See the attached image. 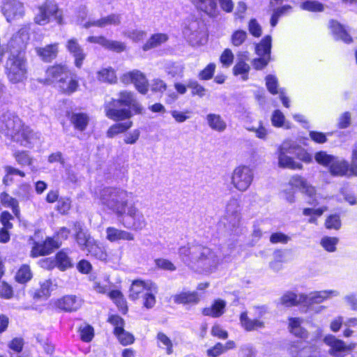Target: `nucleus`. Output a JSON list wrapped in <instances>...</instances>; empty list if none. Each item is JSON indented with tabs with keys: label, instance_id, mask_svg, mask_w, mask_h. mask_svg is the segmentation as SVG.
<instances>
[{
	"label": "nucleus",
	"instance_id": "nucleus-1",
	"mask_svg": "<svg viewBox=\"0 0 357 357\" xmlns=\"http://www.w3.org/2000/svg\"><path fill=\"white\" fill-rule=\"evenodd\" d=\"M178 253L185 264L197 271L212 273L220 262V257L215 252L200 245L183 246Z\"/></svg>",
	"mask_w": 357,
	"mask_h": 357
},
{
	"label": "nucleus",
	"instance_id": "nucleus-2",
	"mask_svg": "<svg viewBox=\"0 0 357 357\" xmlns=\"http://www.w3.org/2000/svg\"><path fill=\"white\" fill-rule=\"evenodd\" d=\"M132 193L120 188H105L97 193L98 204L105 211H110L118 218H123L126 208L130 205L129 200Z\"/></svg>",
	"mask_w": 357,
	"mask_h": 357
},
{
	"label": "nucleus",
	"instance_id": "nucleus-3",
	"mask_svg": "<svg viewBox=\"0 0 357 357\" xmlns=\"http://www.w3.org/2000/svg\"><path fill=\"white\" fill-rule=\"evenodd\" d=\"M0 130L13 141L24 146H29L36 138V134L21 119L12 114H5L0 119Z\"/></svg>",
	"mask_w": 357,
	"mask_h": 357
},
{
	"label": "nucleus",
	"instance_id": "nucleus-4",
	"mask_svg": "<svg viewBox=\"0 0 357 357\" xmlns=\"http://www.w3.org/2000/svg\"><path fill=\"white\" fill-rule=\"evenodd\" d=\"M135 98L133 93L130 91H123L119 93L118 100L112 99L104 105L105 116L115 121H123L132 117V114L129 109H116V103L129 106Z\"/></svg>",
	"mask_w": 357,
	"mask_h": 357
},
{
	"label": "nucleus",
	"instance_id": "nucleus-5",
	"mask_svg": "<svg viewBox=\"0 0 357 357\" xmlns=\"http://www.w3.org/2000/svg\"><path fill=\"white\" fill-rule=\"evenodd\" d=\"M26 61L22 53H11L6 63V73L8 79L14 84L21 82L26 79Z\"/></svg>",
	"mask_w": 357,
	"mask_h": 357
},
{
	"label": "nucleus",
	"instance_id": "nucleus-6",
	"mask_svg": "<svg viewBox=\"0 0 357 357\" xmlns=\"http://www.w3.org/2000/svg\"><path fill=\"white\" fill-rule=\"evenodd\" d=\"M315 160L320 165L328 167L331 175L343 176L349 172L348 162L341 158L328 154L325 151H319L315 153Z\"/></svg>",
	"mask_w": 357,
	"mask_h": 357
},
{
	"label": "nucleus",
	"instance_id": "nucleus-7",
	"mask_svg": "<svg viewBox=\"0 0 357 357\" xmlns=\"http://www.w3.org/2000/svg\"><path fill=\"white\" fill-rule=\"evenodd\" d=\"M52 17L58 24H63L62 13L59 10L55 1L45 0L42 5L38 6L34 22L39 25H45L50 22Z\"/></svg>",
	"mask_w": 357,
	"mask_h": 357
},
{
	"label": "nucleus",
	"instance_id": "nucleus-8",
	"mask_svg": "<svg viewBox=\"0 0 357 357\" xmlns=\"http://www.w3.org/2000/svg\"><path fill=\"white\" fill-rule=\"evenodd\" d=\"M254 180V170L250 166L241 165L236 167L231 175V183L237 190L245 192Z\"/></svg>",
	"mask_w": 357,
	"mask_h": 357
},
{
	"label": "nucleus",
	"instance_id": "nucleus-9",
	"mask_svg": "<svg viewBox=\"0 0 357 357\" xmlns=\"http://www.w3.org/2000/svg\"><path fill=\"white\" fill-rule=\"evenodd\" d=\"M123 225L129 229L141 231L146 226V220L143 213L135 205L130 204L127 208Z\"/></svg>",
	"mask_w": 357,
	"mask_h": 357
},
{
	"label": "nucleus",
	"instance_id": "nucleus-10",
	"mask_svg": "<svg viewBox=\"0 0 357 357\" xmlns=\"http://www.w3.org/2000/svg\"><path fill=\"white\" fill-rule=\"evenodd\" d=\"M225 227L232 233H236L241 225L240 206L237 199H231L226 206Z\"/></svg>",
	"mask_w": 357,
	"mask_h": 357
},
{
	"label": "nucleus",
	"instance_id": "nucleus-11",
	"mask_svg": "<svg viewBox=\"0 0 357 357\" xmlns=\"http://www.w3.org/2000/svg\"><path fill=\"white\" fill-rule=\"evenodd\" d=\"M70 75V70L66 65L56 64L49 66L45 71V78H40L39 82L46 84L56 83L57 87L64 78Z\"/></svg>",
	"mask_w": 357,
	"mask_h": 357
},
{
	"label": "nucleus",
	"instance_id": "nucleus-12",
	"mask_svg": "<svg viewBox=\"0 0 357 357\" xmlns=\"http://www.w3.org/2000/svg\"><path fill=\"white\" fill-rule=\"evenodd\" d=\"M183 34L192 45H201L206 43L204 26L197 21L191 22L183 30Z\"/></svg>",
	"mask_w": 357,
	"mask_h": 357
},
{
	"label": "nucleus",
	"instance_id": "nucleus-13",
	"mask_svg": "<svg viewBox=\"0 0 357 357\" xmlns=\"http://www.w3.org/2000/svg\"><path fill=\"white\" fill-rule=\"evenodd\" d=\"M1 12L8 22H12L24 17L25 8L20 0H3Z\"/></svg>",
	"mask_w": 357,
	"mask_h": 357
},
{
	"label": "nucleus",
	"instance_id": "nucleus-14",
	"mask_svg": "<svg viewBox=\"0 0 357 357\" xmlns=\"http://www.w3.org/2000/svg\"><path fill=\"white\" fill-rule=\"evenodd\" d=\"M120 79L126 84L133 83L136 89L142 94H146L149 91L148 80L145 75L138 70L124 73Z\"/></svg>",
	"mask_w": 357,
	"mask_h": 357
},
{
	"label": "nucleus",
	"instance_id": "nucleus-15",
	"mask_svg": "<svg viewBox=\"0 0 357 357\" xmlns=\"http://www.w3.org/2000/svg\"><path fill=\"white\" fill-rule=\"evenodd\" d=\"M324 342L330 347L328 353L334 356H342V353L351 351L356 347V344L351 343L347 344L344 341L336 338L332 335H326L324 339Z\"/></svg>",
	"mask_w": 357,
	"mask_h": 357
},
{
	"label": "nucleus",
	"instance_id": "nucleus-16",
	"mask_svg": "<svg viewBox=\"0 0 357 357\" xmlns=\"http://www.w3.org/2000/svg\"><path fill=\"white\" fill-rule=\"evenodd\" d=\"M86 40L90 43L98 44L106 50L117 53H121L126 50V45L125 43L109 40L103 36H91L86 38Z\"/></svg>",
	"mask_w": 357,
	"mask_h": 357
},
{
	"label": "nucleus",
	"instance_id": "nucleus-17",
	"mask_svg": "<svg viewBox=\"0 0 357 357\" xmlns=\"http://www.w3.org/2000/svg\"><path fill=\"white\" fill-rule=\"evenodd\" d=\"M155 283L151 280H135L130 288L129 296L132 300L142 297L148 291H155Z\"/></svg>",
	"mask_w": 357,
	"mask_h": 357
},
{
	"label": "nucleus",
	"instance_id": "nucleus-18",
	"mask_svg": "<svg viewBox=\"0 0 357 357\" xmlns=\"http://www.w3.org/2000/svg\"><path fill=\"white\" fill-rule=\"evenodd\" d=\"M121 23V16L119 14L112 13L98 20H89L83 24V27L89 29L91 26L105 28L107 26H119Z\"/></svg>",
	"mask_w": 357,
	"mask_h": 357
},
{
	"label": "nucleus",
	"instance_id": "nucleus-19",
	"mask_svg": "<svg viewBox=\"0 0 357 357\" xmlns=\"http://www.w3.org/2000/svg\"><path fill=\"white\" fill-rule=\"evenodd\" d=\"M289 185L292 188L298 189L301 192L312 197L316 190L306 179L299 175L293 176L289 181Z\"/></svg>",
	"mask_w": 357,
	"mask_h": 357
},
{
	"label": "nucleus",
	"instance_id": "nucleus-20",
	"mask_svg": "<svg viewBox=\"0 0 357 357\" xmlns=\"http://www.w3.org/2000/svg\"><path fill=\"white\" fill-rule=\"evenodd\" d=\"M66 47L68 52L73 55L75 59V66L77 68H80L86 58V54L84 52L77 39L71 38L68 40Z\"/></svg>",
	"mask_w": 357,
	"mask_h": 357
},
{
	"label": "nucleus",
	"instance_id": "nucleus-21",
	"mask_svg": "<svg viewBox=\"0 0 357 357\" xmlns=\"http://www.w3.org/2000/svg\"><path fill=\"white\" fill-rule=\"evenodd\" d=\"M106 238L110 242H116L121 240L134 241L135 236L130 231L109 227L106 229Z\"/></svg>",
	"mask_w": 357,
	"mask_h": 357
},
{
	"label": "nucleus",
	"instance_id": "nucleus-22",
	"mask_svg": "<svg viewBox=\"0 0 357 357\" xmlns=\"http://www.w3.org/2000/svg\"><path fill=\"white\" fill-rule=\"evenodd\" d=\"M340 292L337 290H324L319 291L310 293L309 295H306V301L305 305H311L313 303H320L326 299L338 296Z\"/></svg>",
	"mask_w": 357,
	"mask_h": 357
},
{
	"label": "nucleus",
	"instance_id": "nucleus-23",
	"mask_svg": "<svg viewBox=\"0 0 357 357\" xmlns=\"http://www.w3.org/2000/svg\"><path fill=\"white\" fill-rule=\"evenodd\" d=\"M79 86V79L77 75L70 71V75H69L68 78H64L61 82L58 89L61 93L69 96L76 92Z\"/></svg>",
	"mask_w": 357,
	"mask_h": 357
},
{
	"label": "nucleus",
	"instance_id": "nucleus-24",
	"mask_svg": "<svg viewBox=\"0 0 357 357\" xmlns=\"http://www.w3.org/2000/svg\"><path fill=\"white\" fill-rule=\"evenodd\" d=\"M174 303L195 305L199 303L200 298L197 291H181L173 296Z\"/></svg>",
	"mask_w": 357,
	"mask_h": 357
},
{
	"label": "nucleus",
	"instance_id": "nucleus-25",
	"mask_svg": "<svg viewBox=\"0 0 357 357\" xmlns=\"http://www.w3.org/2000/svg\"><path fill=\"white\" fill-rule=\"evenodd\" d=\"M206 121L208 127L216 132H222L227 128V122L223 117L215 113H209L206 116Z\"/></svg>",
	"mask_w": 357,
	"mask_h": 357
},
{
	"label": "nucleus",
	"instance_id": "nucleus-26",
	"mask_svg": "<svg viewBox=\"0 0 357 357\" xmlns=\"http://www.w3.org/2000/svg\"><path fill=\"white\" fill-rule=\"evenodd\" d=\"M28 40L29 33L27 30L26 29H22L13 36L9 42V47L20 52V51L25 47Z\"/></svg>",
	"mask_w": 357,
	"mask_h": 357
},
{
	"label": "nucleus",
	"instance_id": "nucleus-27",
	"mask_svg": "<svg viewBox=\"0 0 357 357\" xmlns=\"http://www.w3.org/2000/svg\"><path fill=\"white\" fill-rule=\"evenodd\" d=\"M237 56L238 61L233 68L234 74L235 75H241L243 80H247L250 69V66L245 61V60L248 59L247 52H240Z\"/></svg>",
	"mask_w": 357,
	"mask_h": 357
},
{
	"label": "nucleus",
	"instance_id": "nucleus-28",
	"mask_svg": "<svg viewBox=\"0 0 357 357\" xmlns=\"http://www.w3.org/2000/svg\"><path fill=\"white\" fill-rule=\"evenodd\" d=\"M226 301L222 299H216L210 307H204L202 314L204 316H209L213 318L221 317L225 311Z\"/></svg>",
	"mask_w": 357,
	"mask_h": 357
},
{
	"label": "nucleus",
	"instance_id": "nucleus-29",
	"mask_svg": "<svg viewBox=\"0 0 357 357\" xmlns=\"http://www.w3.org/2000/svg\"><path fill=\"white\" fill-rule=\"evenodd\" d=\"M59 44L54 43L47 45L43 47H37L36 51L37 54L45 61H51L54 59L59 52Z\"/></svg>",
	"mask_w": 357,
	"mask_h": 357
},
{
	"label": "nucleus",
	"instance_id": "nucleus-30",
	"mask_svg": "<svg viewBox=\"0 0 357 357\" xmlns=\"http://www.w3.org/2000/svg\"><path fill=\"white\" fill-rule=\"evenodd\" d=\"M329 27L334 36L337 40H341L346 43L352 42V38L349 36L345 28L335 20L330 22Z\"/></svg>",
	"mask_w": 357,
	"mask_h": 357
},
{
	"label": "nucleus",
	"instance_id": "nucleus-31",
	"mask_svg": "<svg viewBox=\"0 0 357 357\" xmlns=\"http://www.w3.org/2000/svg\"><path fill=\"white\" fill-rule=\"evenodd\" d=\"M81 305V300L73 296H64L58 301V307L65 311L77 310Z\"/></svg>",
	"mask_w": 357,
	"mask_h": 357
},
{
	"label": "nucleus",
	"instance_id": "nucleus-32",
	"mask_svg": "<svg viewBox=\"0 0 357 357\" xmlns=\"http://www.w3.org/2000/svg\"><path fill=\"white\" fill-rule=\"evenodd\" d=\"M241 326L247 331H252L265 326L264 322L256 319H250L246 312H242L240 316Z\"/></svg>",
	"mask_w": 357,
	"mask_h": 357
},
{
	"label": "nucleus",
	"instance_id": "nucleus-33",
	"mask_svg": "<svg viewBox=\"0 0 357 357\" xmlns=\"http://www.w3.org/2000/svg\"><path fill=\"white\" fill-rule=\"evenodd\" d=\"M306 299L305 294H296L293 292H287L281 297L280 303L286 307H291L300 303L305 304Z\"/></svg>",
	"mask_w": 357,
	"mask_h": 357
},
{
	"label": "nucleus",
	"instance_id": "nucleus-34",
	"mask_svg": "<svg viewBox=\"0 0 357 357\" xmlns=\"http://www.w3.org/2000/svg\"><path fill=\"white\" fill-rule=\"evenodd\" d=\"M199 10L210 16H215L218 13V6L211 0H190Z\"/></svg>",
	"mask_w": 357,
	"mask_h": 357
},
{
	"label": "nucleus",
	"instance_id": "nucleus-35",
	"mask_svg": "<svg viewBox=\"0 0 357 357\" xmlns=\"http://www.w3.org/2000/svg\"><path fill=\"white\" fill-rule=\"evenodd\" d=\"M169 39V36L166 33H157L153 34L144 43L142 47L144 51H147L153 48L158 47L165 43Z\"/></svg>",
	"mask_w": 357,
	"mask_h": 357
},
{
	"label": "nucleus",
	"instance_id": "nucleus-36",
	"mask_svg": "<svg viewBox=\"0 0 357 357\" xmlns=\"http://www.w3.org/2000/svg\"><path fill=\"white\" fill-rule=\"evenodd\" d=\"M75 227H78V231L75 236V240L82 251H86L89 245L95 241L91 235L82 231L79 224H75Z\"/></svg>",
	"mask_w": 357,
	"mask_h": 357
},
{
	"label": "nucleus",
	"instance_id": "nucleus-37",
	"mask_svg": "<svg viewBox=\"0 0 357 357\" xmlns=\"http://www.w3.org/2000/svg\"><path fill=\"white\" fill-rule=\"evenodd\" d=\"M310 349H305L303 347V342L300 341L294 342L289 348L290 353L294 355V357H319L317 351H314L312 354L305 356L309 353Z\"/></svg>",
	"mask_w": 357,
	"mask_h": 357
},
{
	"label": "nucleus",
	"instance_id": "nucleus-38",
	"mask_svg": "<svg viewBox=\"0 0 357 357\" xmlns=\"http://www.w3.org/2000/svg\"><path fill=\"white\" fill-rule=\"evenodd\" d=\"M271 37L265 36L261 41L255 46V53L259 56H271Z\"/></svg>",
	"mask_w": 357,
	"mask_h": 357
},
{
	"label": "nucleus",
	"instance_id": "nucleus-39",
	"mask_svg": "<svg viewBox=\"0 0 357 357\" xmlns=\"http://www.w3.org/2000/svg\"><path fill=\"white\" fill-rule=\"evenodd\" d=\"M278 165L282 168H288L291 169H301L303 165L296 161L287 154L278 153Z\"/></svg>",
	"mask_w": 357,
	"mask_h": 357
},
{
	"label": "nucleus",
	"instance_id": "nucleus-40",
	"mask_svg": "<svg viewBox=\"0 0 357 357\" xmlns=\"http://www.w3.org/2000/svg\"><path fill=\"white\" fill-rule=\"evenodd\" d=\"M89 116L84 113H74L70 117V121L76 129L83 131L89 123Z\"/></svg>",
	"mask_w": 357,
	"mask_h": 357
},
{
	"label": "nucleus",
	"instance_id": "nucleus-41",
	"mask_svg": "<svg viewBox=\"0 0 357 357\" xmlns=\"http://www.w3.org/2000/svg\"><path fill=\"white\" fill-rule=\"evenodd\" d=\"M132 126V122L131 121L114 124L107 130V136L109 138H112L120 133L125 132Z\"/></svg>",
	"mask_w": 357,
	"mask_h": 357
},
{
	"label": "nucleus",
	"instance_id": "nucleus-42",
	"mask_svg": "<svg viewBox=\"0 0 357 357\" xmlns=\"http://www.w3.org/2000/svg\"><path fill=\"white\" fill-rule=\"evenodd\" d=\"M86 251L88 252V255H91L101 261H105L107 258L105 250L96 240L89 245Z\"/></svg>",
	"mask_w": 357,
	"mask_h": 357
},
{
	"label": "nucleus",
	"instance_id": "nucleus-43",
	"mask_svg": "<svg viewBox=\"0 0 357 357\" xmlns=\"http://www.w3.org/2000/svg\"><path fill=\"white\" fill-rule=\"evenodd\" d=\"M98 80L108 83H115L116 82V75L115 70L111 68H105L99 70L97 73Z\"/></svg>",
	"mask_w": 357,
	"mask_h": 357
},
{
	"label": "nucleus",
	"instance_id": "nucleus-44",
	"mask_svg": "<svg viewBox=\"0 0 357 357\" xmlns=\"http://www.w3.org/2000/svg\"><path fill=\"white\" fill-rule=\"evenodd\" d=\"M55 264L62 271L73 266L70 258L67 253L63 250L56 254Z\"/></svg>",
	"mask_w": 357,
	"mask_h": 357
},
{
	"label": "nucleus",
	"instance_id": "nucleus-45",
	"mask_svg": "<svg viewBox=\"0 0 357 357\" xmlns=\"http://www.w3.org/2000/svg\"><path fill=\"white\" fill-rule=\"evenodd\" d=\"M3 169L5 172V176L3 178V182L6 185L13 181V176H20L21 177H24L26 176L24 172L10 165L4 166Z\"/></svg>",
	"mask_w": 357,
	"mask_h": 357
},
{
	"label": "nucleus",
	"instance_id": "nucleus-46",
	"mask_svg": "<svg viewBox=\"0 0 357 357\" xmlns=\"http://www.w3.org/2000/svg\"><path fill=\"white\" fill-rule=\"evenodd\" d=\"M32 278L31 268L28 265H22L15 275L17 282L24 284L29 281Z\"/></svg>",
	"mask_w": 357,
	"mask_h": 357
},
{
	"label": "nucleus",
	"instance_id": "nucleus-47",
	"mask_svg": "<svg viewBox=\"0 0 357 357\" xmlns=\"http://www.w3.org/2000/svg\"><path fill=\"white\" fill-rule=\"evenodd\" d=\"M159 347L165 349L166 354L170 355L173 353V344L172 340L163 333H158L157 335Z\"/></svg>",
	"mask_w": 357,
	"mask_h": 357
},
{
	"label": "nucleus",
	"instance_id": "nucleus-48",
	"mask_svg": "<svg viewBox=\"0 0 357 357\" xmlns=\"http://www.w3.org/2000/svg\"><path fill=\"white\" fill-rule=\"evenodd\" d=\"M53 290V284L50 280H45L40 283V287L36 290L35 296L38 298H47Z\"/></svg>",
	"mask_w": 357,
	"mask_h": 357
},
{
	"label": "nucleus",
	"instance_id": "nucleus-49",
	"mask_svg": "<svg viewBox=\"0 0 357 357\" xmlns=\"http://www.w3.org/2000/svg\"><path fill=\"white\" fill-rule=\"evenodd\" d=\"M13 157L17 164L21 166H30L33 163V158L29 155L27 151H17L13 153Z\"/></svg>",
	"mask_w": 357,
	"mask_h": 357
},
{
	"label": "nucleus",
	"instance_id": "nucleus-50",
	"mask_svg": "<svg viewBox=\"0 0 357 357\" xmlns=\"http://www.w3.org/2000/svg\"><path fill=\"white\" fill-rule=\"evenodd\" d=\"M326 207H321L319 208H304L303 213L304 215L310 216L309 222L316 223L317 218L320 217L324 211H326Z\"/></svg>",
	"mask_w": 357,
	"mask_h": 357
},
{
	"label": "nucleus",
	"instance_id": "nucleus-51",
	"mask_svg": "<svg viewBox=\"0 0 357 357\" xmlns=\"http://www.w3.org/2000/svg\"><path fill=\"white\" fill-rule=\"evenodd\" d=\"M158 294V287L155 284V291H148L144 293L143 298V305L145 307L150 309L153 307L155 304V295Z\"/></svg>",
	"mask_w": 357,
	"mask_h": 357
},
{
	"label": "nucleus",
	"instance_id": "nucleus-52",
	"mask_svg": "<svg viewBox=\"0 0 357 357\" xmlns=\"http://www.w3.org/2000/svg\"><path fill=\"white\" fill-rule=\"evenodd\" d=\"M247 32L243 30H236L231 36V43L235 47L241 45L246 40Z\"/></svg>",
	"mask_w": 357,
	"mask_h": 357
},
{
	"label": "nucleus",
	"instance_id": "nucleus-53",
	"mask_svg": "<svg viewBox=\"0 0 357 357\" xmlns=\"http://www.w3.org/2000/svg\"><path fill=\"white\" fill-rule=\"evenodd\" d=\"M109 322L114 326V333L117 335L124 329V320L119 315H111L108 318Z\"/></svg>",
	"mask_w": 357,
	"mask_h": 357
},
{
	"label": "nucleus",
	"instance_id": "nucleus-54",
	"mask_svg": "<svg viewBox=\"0 0 357 357\" xmlns=\"http://www.w3.org/2000/svg\"><path fill=\"white\" fill-rule=\"evenodd\" d=\"M302 10L311 12H321L324 10V5L317 1H306L300 6Z\"/></svg>",
	"mask_w": 357,
	"mask_h": 357
},
{
	"label": "nucleus",
	"instance_id": "nucleus-55",
	"mask_svg": "<svg viewBox=\"0 0 357 357\" xmlns=\"http://www.w3.org/2000/svg\"><path fill=\"white\" fill-rule=\"evenodd\" d=\"M298 146L293 142L284 141L279 147L278 153L296 154Z\"/></svg>",
	"mask_w": 357,
	"mask_h": 357
},
{
	"label": "nucleus",
	"instance_id": "nucleus-56",
	"mask_svg": "<svg viewBox=\"0 0 357 357\" xmlns=\"http://www.w3.org/2000/svg\"><path fill=\"white\" fill-rule=\"evenodd\" d=\"M338 238L335 237L325 236L321 241V246L328 252H334L336 250V245Z\"/></svg>",
	"mask_w": 357,
	"mask_h": 357
},
{
	"label": "nucleus",
	"instance_id": "nucleus-57",
	"mask_svg": "<svg viewBox=\"0 0 357 357\" xmlns=\"http://www.w3.org/2000/svg\"><path fill=\"white\" fill-rule=\"evenodd\" d=\"M123 35L134 42H139L142 40L146 37V33L144 31L135 29L124 31Z\"/></svg>",
	"mask_w": 357,
	"mask_h": 357
},
{
	"label": "nucleus",
	"instance_id": "nucleus-58",
	"mask_svg": "<svg viewBox=\"0 0 357 357\" xmlns=\"http://www.w3.org/2000/svg\"><path fill=\"white\" fill-rule=\"evenodd\" d=\"M80 337L82 341L91 342L94 336L93 328L89 325H84L79 328Z\"/></svg>",
	"mask_w": 357,
	"mask_h": 357
},
{
	"label": "nucleus",
	"instance_id": "nucleus-59",
	"mask_svg": "<svg viewBox=\"0 0 357 357\" xmlns=\"http://www.w3.org/2000/svg\"><path fill=\"white\" fill-rule=\"evenodd\" d=\"M274 259L269 263V267L274 272H278L282 268V254L281 251H275L274 252Z\"/></svg>",
	"mask_w": 357,
	"mask_h": 357
},
{
	"label": "nucleus",
	"instance_id": "nucleus-60",
	"mask_svg": "<svg viewBox=\"0 0 357 357\" xmlns=\"http://www.w3.org/2000/svg\"><path fill=\"white\" fill-rule=\"evenodd\" d=\"M1 199L3 204L8 206H10L13 208V213L15 214V215H17L19 213V209H18V203L16 199L14 198L10 197L7 194H1Z\"/></svg>",
	"mask_w": 357,
	"mask_h": 357
},
{
	"label": "nucleus",
	"instance_id": "nucleus-61",
	"mask_svg": "<svg viewBox=\"0 0 357 357\" xmlns=\"http://www.w3.org/2000/svg\"><path fill=\"white\" fill-rule=\"evenodd\" d=\"M155 266L165 271H174L176 269V266L167 259H157L155 260Z\"/></svg>",
	"mask_w": 357,
	"mask_h": 357
},
{
	"label": "nucleus",
	"instance_id": "nucleus-62",
	"mask_svg": "<svg viewBox=\"0 0 357 357\" xmlns=\"http://www.w3.org/2000/svg\"><path fill=\"white\" fill-rule=\"evenodd\" d=\"M234 56L232 51L230 49L227 48L220 55V61L224 66L229 67L234 61Z\"/></svg>",
	"mask_w": 357,
	"mask_h": 357
},
{
	"label": "nucleus",
	"instance_id": "nucleus-63",
	"mask_svg": "<svg viewBox=\"0 0 357 357\" xmlns=\"http://www.w3.org/2000/svg\"><path fill=\"white\" fill-rule=\"evenodd\" d=\"M291 240V237L282 233H273L270 236V242L273 244L282 243L286 244Z\"/></svg>",
	"mask_w": 357,
	"mask_h": 357
},
{
	"label": "nucleus",
	"instance_id": "nucleus-64",
	"mask_svg": "<svg viewBox=\"0 0 357 357\" xmlns=\"http://www.w3.org/2000/svg\"><path fill=\"white\" fill-rule=\"evenodd\" d=\"M187 86L192 89V94L197 95L199 97H203L206 91V89L200 85L197 81H190Z\"/></svg>",
	"mask_w": 357,
	"mask_h": 357
}]
</instances>
